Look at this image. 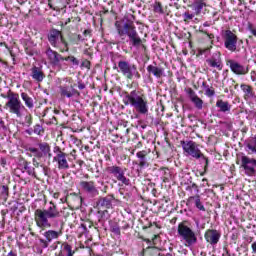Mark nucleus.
<instances>
[{"instance_id": "obj_54", "label": "nucleus", "mask_w": 256, "mask_h": 256, "mask_svg": "<svg viewBox=\"0 0 256 256\" xmlns=\"http://www.w3.org/2000/svg\"><path fill=\"white\" fill-rule=\"evenodd\" d=\"M78 89H80V91H83V89H85V83H83L82 81H78Z\"/></svg>"}, {"instance_id": "obj_64", "label": "nucleus", "mask_w": 256, "mask_h": 256, "mask_svg": "<svg viewBox=\"0 0 256 256\" xmlns=\"http://www.w3.org/2000/svg\"><path fill=\"white\" fill-rule=\"evenodd\" d=\"M186 191H193V188L190 186H187Z\"/></svg>"}, {"instance_id": "obj_44", "label": "nucleus", "mask_w": 256, "mask_h": 256, "mask_svg": "<svg viewBox=\"0 0 256 256\" xmlns=\"http://www.w3.org/2000/svg\"><path fill=\"white\" fill-rule=\"evenodd\" d=\"M53 152L55 153V157H60L61 155H65V152L61 150V147L55 146L53 149Z\"/></svg>"}, {"instance_id": "obj_47", "label": "nucleus", "mask_w": 256, "mask_h": 256, "mask_svg": "<svg viewBox=\"0 0 256 256\" xmlns=\"http://www.w3.org/2000/svg\"><path fill=\"white\" fill-rule=\"evenodd\" d=\"M70 195H72L73 197H75V200L81 205V203H83V198L81 196H79V194L77 193H71Z\"/></svg>"}, {"instance_id": "obj_45", "label": "nucleus", "mask_w": 256, "mask_h": 256, "mask_svg": "<svg viewBox=\"0 0 256 256\" xmlns=\"http://www.w3.org/2000/svg\"><path fill=\"white\" fill-rule=\"evenodd\" d=\"M193 17H195V15H193L189 12H185L183 14V18H184L185 23H187V21H191V19H193Z\"/></svg>"}, {"instance_id": "obj_29", "label": "nucleus", "mask_w": 256, "mask_h": 256, "mask_svg": "<svg viewBox=\"0 0 256 256\" xmlns=\"http://www.w3.org/2000/svg\"><path fill=\"white\" fill-rule=\"evenodd\" d=\"M59 252L63 253V255H66V256H74L75 255V250H73V246L67 242L62 243L61 250Z\"/></svg>"}, {"instance_id": "obj_58", "label": "nucleus", "mask_w": 256, "mask_h": 256, "mask_svg": "<svg viewBox=\"0 0 256 256\" xmlns=\"http://www.w3.org/2000/svg\"><path fill=\"white\" fill-rule=\"evenodd\" d=\"M252 253L256 255V241L252 243Z\"/></svg>"}, {"instance_id": "obj_31", "label": "nucleus", "mask_w": 256, "mask_h": 256, "mask_svg": "<svg viewBox=\"0 0 256 256\" xmlns=\"http://www.w3.org/2000/svg\"><path fill=\"white\" fill-rule=\"evenodd\" d=\"M21 99L22 101H24L25 106L29 109H33V107H35V104L33 102V98L30 97L29 94L22 92L21 93Z\"/></svg>"}, {"instance_id": "obj_43", "label": "nucleus", "mask_w": 256, "mask_h": 256, "mask_svg": "<svg viewBox=\"0 0 256 256\" xmlns=\"http://www.w3.org/2000/svg\"><path fill=\"white\" fill-rule=\"evenodd\" d=\"M33 129H34L35 135H41V133L44 132L43 126H41L40 124H36Z\"/></svg>"}, {"instance_id": "obj_38", "label": "nucleus", "mask_w": 256, "mask_h": 256, "mask_svg": "<svg viewBox=\"0 0 256 256\" xmlns=\"http://www.w3.org/2000/svg\"><path fill=\"white\" fill-rule=\"evenodd\" d=\"M110 231L114 233L117 237H121V227L117 222L110 224Z\"/></svg>"}, {"instance_id": "obj_16", "label": "nucleus", "mask_w": 256, "mask_h": 256, "mask_svg": "<svg viewBox=\"0 0 256 256\" xmlns=\"http://www.w3.org/2000/svg\"><path fill=\"white\" fill-rule=\"evenodd\" d=\"M59 91H60V97L63 99H71L72 97H79L81 93L79 90L75 89L73 85H60L59 86Z\"/></svg>"}, {"instance_id": "obj_15", "label": "nucleus", "mask_w": 256, "mask_h": 256, "mask_svg": "<svg viewBox=\"0 0 256 256\" xmlns=\"http://www.w3.org/2000/svg\"><path fill=\"white\" fill-rule=\"evenodd\" d=\"M204 239L206 243L211 245V247H217V244L221 241V231L217 229H208L204 233Z\"/></svg>"}, {"instance_id": "obj_8", "label": "nucleus", "mask_w": 256, "mask_h": 256, "mask_svg": "<svg viewBox=\"0 0 256 256\" xmlns=\"http://www.w3.org/2000/svg\"><path fill=\"white\" fill-rule=\"evenodd\" d=\"M221 37L224 41L225 49L231 51V53H239V51H241V48L238 47L237 44L243 45V40L239 41V37H237L233 31L222 30Z\"/></svg>"}, {"instance_id": "obj_41", "label": "nucleus", "mask_w": 256, "mask_h": 256, "mask_svg": "<svg viewBox=\"0 0 256 256\" xmlns=\"http://www.w3.org/2000/svg\"><path fill=\"white\" fill-rule=\"evenodd\" d=\"M24 125L26 127H31L33 125V118L31 117V114H27L24 118Z\"/></svg>"}, {"instance_id": "obj_4", "label": "nucleus", "mask_w": 256, "mask_h": 256, "mask_svg": "<svg viewBox=\"0 0 256 256\" xmlns=\"http://www.w3.org/2000/svg\"><path fill=\"white\" fill-rule=\"evenodd\" d=\"M3 99H7L5 107L9 109V113L16 115V117H23V111H25V105L19 99V95L11 90L7 94H1Z\"/></svg>"}, {"instance_id": "obj_1", "label": "nucleus", "mask_w": 256, "mask_h": 256, "mask_svg": "<svg viewBox=\"0 0 256 256\" xmlns=\"http://www.w3.org/2000/svg\"><path fill=\"white\" fill-rule=\"evenodd\" d=\"M34 219L39 229H49L53 227L63 229V217L61 211L57 208V205L53 201L49 202V206L46 209H36L34 212Z\"/></svg>"}, {"instance_id": "obj_57", "label": "nucleus", "mask_w": 256, "mask_h": 256, "mask_svg": "<svg viewBox=\"0 0 256 256\" xmlns=\"http://www.w3.org/2000/svg\"><path fill=\"white\" fill-rule=\"evenodd\" d=\"M0 165H2L3 167H5V166L7 165V159L1 158V159H0Z\"/></svg>"}, {"instance_id": "obj_13", "label": "nucleus", "mask_w": 256, "mask_h": 256, "mask_svg": "<svg viewBox=\"0 0 256 256\" xmlns=\"http://www.w3.org/2000/svg\"><path fill=\"white\" fill-rule=\"evenodd\" d=\"M45 55L49 63H51L53 67H61V65H63V62L65 61V57L59 54V52L52 50L50 46L46 48Z\"/></svg>"}, {"instance_id": "obj_3", "label": "nucleus", "mask_w": 256, "mask_h": 256, "mask_svg": "<svg viewBox=\"0 0 256 256\" xmlns=\"http://www.w3.org/2000/svg\"><path fill=\"white\" fill-rule=\"evenodd\" d=\"M124 105H130L140 115H147L149 113V103L147 97L140 90H132L131 92H125L123 98Z\"/></svg>"}, {"instance_id": "obj_60", "label": "nucleus", "mask_w": 256, "mask_h": 256, "mask_svg": "<svg viewBox=\"0 0 256 256\" xmlns=\"http://www.w3.org/2000/svg\"><path fill=\"white\" fill-rule=\"evenodd\" d=\"M25 52L27 55H30V57H33V52L29 50V48H26Z\"/></svg>"}, {"instance_id": "obj_53", "label": "nucleus", "mask_w": 256, "mask_h": 256, "mask_svg": "<svg viewBox=\"0 0 256 256\" xmlns=\"http://www.w3.org/2000/svg\"><path fill=\"white\" fill-rule=\"evenodd\" d=\"M79 41H81V42L85 41V39L83 38V36H81V34H78V35H77V38H76V45L79 44Z\"/></svg>"}, {"instance_id": "obj_17", "label": "nucleus", "mask_w": 256, "mask_h": 256, "mask_svg": "<svg viewBox=\"0 0 256 256\" xmlns=\"http://www.w3.org/2000/svg\"><path fill=\"white\" fill-rule=\"evenodd\" d=\"M206 63L212 69L223 71V59L221 58V52H214L210 58L206 59Z\"/></svg>"}, {"instance_id": "obj_51", "label": "nucleus", "mask_w": 256, "mask_h": 256, "mask_svg": "<svg viewBox=\"0 0 256 256\" xmlns=\"http://www.w3.org/2000/svg\"><path fill=\"white\" fill-rule=\"evenodd\" d=\"M82 67L89 69V67H91V62H89L88 60H85L84 62H82Z\"/></svg>"}, {"instance_id": "obj_55", "label": "nucleus", "mask_w": 256, "mask_h": 256, "mask_svg": "<svg viewBox=\"0 0 256 256\" xmlns=\"http://www.w3.org/2000/svg\"><path fill=\"white\" fill-rule=\"evenodd\" d=\"M202 33H204L205 35H207V37H209V39H215V35L213 34H209L207 31L205 30H201Z\"/></svg>"}, {"instance_id": "obj_46", "label": "nucleus", "mask_w": 256, "mask_h": 256, "mask_svg": "<svg viewBox=\"0 0 256 256\" xmlns=\"http://www.w3.org/2000/svg\"><path fill=\"white\" fill-rule=\"evenodd\" d=\"M40 167L43 170V173L46 177H49V173H51V169H49V167H47L45 164H41Z\"/></svg>"}, {"instance_id": "obj_30", "label": "nucleus", "mask_w": 256, "mask_h": 256, "mask_svg": "<svg viewBox=\"0 0 256 256\" xmlns=\"http://www.w3.org/2000/svg\"><path fill=\"white\" fill-rule=\"evenodd\" d=\"M136 157L138 158V165L140 167H147V151L137 152Z\"/></svg>"}, {"instance_id": "obj_49", "label": "nucleus", "mask_w": 256, "mask_h": 256, "mask_svg": "<svg viewBox=\"0 0 256 256\" xmlns=\"http://www.w3.org/2000/svg\"><path fill=\"white\" fill-rule=\"evenodd\" d=\"M0 129H7V126H5V120L0 116Z\"/></svg>"}, {"instance_id": "obj_39", "label": "nucleus", "mask_w": 256, "mask_h": 256, "mask_svg": "<svg viewBox=\"0 0 256 256\" xmlns=\"http://www.w3.org/2000/svg\"><path fill=\"white\" fill-rule=\"evenodd\" d=\"M150 251L155 256H173L171 253H161L157 247L150 248Z\"/></svg>"}, {"instance_id": "obj_11", "label": "nucleus", "mask_w": 256, "mask_h": 256, "mask_svg": "<svg viewBox=\"0 0 256 256\" xmlns=\"http://www.w3.org/2000/svg\"><path fill=\"white\" fill-rule=\"evenodd\" d=\"M184 153H186L187 157H191L192 159H199L201 157V149H199V145L193 141H182L181 142Z\"/></svg>"}, {"instance_id": "obj_14", "label": "nucleus", "mask_w": 256, "mask_h": 256, "mask_svg": "<svg viewBox=\"0 0 256 256\" xmlns=\"http://www.w3.org/2000/svg\"><path fill=\"white\" fill-rule=\"evenodd\" d=\"M63 233L61 232V230L56 231V230H47L43 233V237H45V239L40 238L39 239V243H40V247L41 249H47V247H49V243H51V241H53V239H57L58 237H61Z\"/></svg>"}, {"instance_id": "obj_59", "label": "nucleus", "mask_w": 256, "mask_h": 256, "mask_svg": "<svg viewBox=\"0 0 256 256\" xmlns=\"http://www.w3.org/2000/svg\"><path fill=\"white\" fill-rule=\"evenodd\" d=\"M26 133H27V135H33L34 129L33 128H29V129L26 130Z\"/></svg>"}, {"instance_id": "obj_50", "label": "nucleus", "mask_w": 256, "mask_h": 256, "mask_svg": "<svg viewBox=\"0 0 256 256\" xmlns=\"http://www.w3.org/2000/svg\"><path fill=\"white\" fill-rule=\"evenodd\" d=\"M248 31H250V33H251L252 35H254V37H256V29L253 28L252 25H249V26H248Z\"/></svg>"}, {"instance_id": "obj_61", "label": "nucleus", "mask_w": 256, "mask_h": 256, "mask_svg": "<svg viewBox=\"0 0 256 256\" xmlns=\"http://www.w3.org/2000/svg\"><path fill=\"white\" fill-rule=\"evenodd\" d=\"M61 194L59 193V192H55V193H53V198L54 199H59V196H60Z\"/></svg>"}, {"instance_id": "obj_23", "label": "nucleus", "mask_w": 256, "mask_h": 256, "mask_svg": "<svg viewBox=\"0 0 256 256\" xmlns=\"http://www.w3.org/2000/svg\"><path fill=\"white\" fill-rule=\"evenodd\" d=\"M113 201H115V196L111 194L105 197H101L98 200V207H104V209H111V207H113Z\"/></svg>"}, {"instance_id": "obj_12", "label": "nucleus", "mask_w": 256, "mask_h": 256, "mask_svg": "<svg viewBox=\"0 0 256 256\" xmlns=\"http://www.w3.org/2000/svg\"><path fill=\"white\" fill-rule=\"evenodd\" d=\"M80 187L88 199H95V197L99 196V189H97L93 181H81Z\"/></svg>"}, {"instance_id": "obj_21", "label": "nucleus", "mask_w": 256, "mask_h": 256, "mask_svg": "<svg viewBox=\"0 0 256 256\" xmlns=\"http://www.w3.org/2000/svg\"><path fill=\"white\" fill-rule=\"evenodd\" d=\"M244 150L248 155H256V136L250 137L245 141Z\"/></svg>"}, {"instance_id": "obj_48", "label": "nucleus", "mask_w": 256, "mask_h": 256, "mask_svg": "<svg viewBox=\"0 0 256 256\" xmlns=\"http://www.w3.org/2000/svg\"><path fill=\"white\" fill-rule=\"evenodd\" d=\"M41 159H37V158H33L32 159V163L33 165L37 168V167H41V163L39 162Z\"/></svg>"}, {"instance_id": "obj_2", "label": "nucleus", "mask_w": 256, "mask_h": 256, "mask_svg": "<svg viewBox=\"0 0 256 256\" xmlns=\"http://www.w3.org/2000/svg\"><path fill=\"white\" fill-rule=\"evenodd\" d=\"M116 31L121 39V41L129 43L132 47H140L143 45V40L137 32V27L133 22H125L123 24L116 23Z\"/></svg>"}, {"instance_id": "obj_20", "label": "nucleus", "mask_w": 256, "mask_h": 256, "mask_svg": "<svg viewBox=\"0 0 256 256\" xmlns=\"http://www.w3.org/2000/svg\"><path fill=\"white\" fill-rule=\"evenodd\" d=\"M147 72L149 75H153L156 79H161V77H165V68L161 66L148 65Z\"/></svg>"}, {"instance_id": "obj_37", "label": "nucleus", "mask_w": 256, "mask_h": 256, "mask_svg": "<svg viewBox=\"0 0 256 256\" xmlns=\"http://www.w3.org/2000/svg\"><path fill=\"white\" fill-rule=\"evenodd\" d=\"M28 151L32 153L30 157H34V159H41L43 157V152L39 151L38 148L30 147Z\"/></svg>"}, {"instance_id": "obj_28", "label": "nucleus", "mask_w": 256, "mask_h": 256, "mask_svg": "<svg viewBox=\"0 0 256 256\" xmlns=\"http://www.w3.org/2000/svg\"><path fill=\"white\" fill-rule=\"evenodd\" d=\"M196 161H199L201 165H204V171L200 173L201 177L207 173V169H209V158L205 156L202 152L200 153L199 158H195Z\"/></svg>"}, {"instance_id": "obj_34", "label": "nucleus", "mask_w": 256, "mask_h": 256, "mask_svg": "<svg viewBox=\"0 0 256 256\" xmlns=\"http://www.w3.org/2000/svg\"><path fill=\"white\" fill-rule=\"evenodd\" d=\"M23 169L26 171L28 175H30L31 177H35V168L31 166V162L24 161Z\"/></svg>"}, {"instance_id": "obj_52", "label": "nucleus", "mask_w": 256, "mask_h": 256, "mask_svg": "<svg viewBox=\"0 0 256 256\" xmlns=\"http://www.w3.org/2000/svg\"><path fill=\"white\" fill-rule=\"evenodd\" d=\"M227 83L230 85V91H233V89H231L233 85H235V81L233 80V78L228 79Z\"/></svg>"}, {"instance_id": "obj_25", "label": "nucleus", "mask_w": 256, "mask_h": 256, "mask_svg": "<svg viewBox=\"0 0 256 256\" xmlns=\"http://www.w3.org/2000/svg\"><path fill=\"white\" fill-rule=\"evenodd\" d=\"M31 77L34 79V81H38V83H41L45 79V74L43 73V70L41 68L34 66L31 69Z\"/></svg>"}, {"instance_id": "obj_35", "label": "nucleus", "mask_w": 256, "mask_h": 256, "mask_svg": "<svg viewBox=\"0 0 256 256\" xmlns=\"http://www.w3.org/2000/svg\"><path fill=\"white\" fill-rule=\"evenodd\" d=\"M38 147L40 149V152L42 153V156L51 153V146H49L47 142L39 143Z\"/></svg>"}, {"instance_id": "obj_24", "label": "nucleus", "mask_w": 256, "mask_h": 256, "mask_svg": "<svg viewBox=\"0 0 256 256\" xmlns=\"http://www.w3.org/2000/svg\"><path fill=\"white\" fill-rule=\"evenodd\" d=\"M240 89H242L244 93V100L251 101L252 99L256 98L255 92L253 91V87L249 84H241Z\"/></svg>"}, {"instance_id": "obj_33", "label": "nucleus", "mask_w": 256, "mask_h": 256, "mask_svg": "<svg viewBox=\"0 0 256 256\" xmlns=\"http://www.w3.org/2000/svg\"><path fill=\"white\" fill-rule=\"evenodd\" d=\"M202 87L205 90L204 95H206V97H215V88H213V86H209L206 82H203Z\"/></svg>"}, {"instance_id": "obj_32", "label": "nucleus", "mask_w": 256, "mask_h": 256, "mask_svg": "<svg viewBox=\"0 0 256 256\" xmlns=\"http://www.w3.org/2000/svg\"><path fill=\"white\" fill-rule=\"evenodd\" d=\"M195 201V207L199 209V211H205V206L203 205V202H201V196H191L189 198V201Z\"/></svg>"}, {"instance_id": "obj_7", "label": "nucleus", "mask_w": 256, "mask_h": 256, "mask_svg": "<svg viewBox=\"0 0 256 256\" xmlns=\"http://www.w3.org/2000/svg\"><path fill=\"white\" fill-rule=\"evenodd\" d=\"M236 164L240 165L247 177H255L256 175V159L251 158L245 153L240 152L236 155Z\"/></svg>"}, {"instance_id": "obj_62", "label": "nucleus", "mask_w": 256, "mask_h": 256, "mask_svg": "<svg viewBox=\"0 0 256 256\" xmlns=\"http://www.w3.org/2000/svg\"><path fill=\"white\" fill-rule=\"evenodd\" d=\"M83 35H91V30H84Z\"/></svg>"}, {"instance_id": "obj_27", "label": "nucleus", "mask_w": 256, "mask_h": 256, "mask_svg": "<svg viewBox=\"0 0 256 256\" xmlns=\"http://www.w3.org/2000/svg\"><path fill=\"white\" fill-rule=\"evenodd\" d=\"M207 0H194L192 4V9L196 13V15H201V11H203V7H207Z\"/></svg>"}, {"instance_id": "obj_18", "label": "nucleus", "mask_w": 256, "mask_h": 256, "mask_svg": "<svg viewBox=\"0 0 256 256\" xmlns=\"http://www.w3.org/2000/svg\"><path fill=\"white\" fill-rule=\"evenodd\" d=\"M227 65H229L230 70L235 75H247V73H249V67H247L235 60H228Z\"/></svg>"}, {"instance_id": "obj_26", "label": "nucleus", "mask_w": 256, "mask_h": 256, "mask_svg": "<svg viewBox=\"0 0 256 256\" xmlns=\"http://www.w3.org/2000/svg\"><path fill=\"white\" fill-rule=\"evenodd\" d=\"M216 107L219 109L220 113H229V111H231V105L228 101L223 99H218L216 101Z\"/></svg>"}, {"instance_id": "obj_40", "label": "nucleus", "mask_w": 256, "mask_h": 256, "mask_svg": "<svg viewBox=\"0 0 256 256\" xmlns=\"http://www.w3.org/2000/svg\"><path fill=\"white\" fill-rule=\"evenodd\" d=\"M154 12L159 13L160 15H163L164 11H163V6H161V2H156L154 4Z\"/></svg>"}, {"instance_id": "obj_56", "label": "nucleus", "mask_w": 256, "mask_h": 256, "mask_svg": "<svg viewBox=\"0 0 256 256\" xmlns=\"http://www.w3.org/2000/svg\"><path fill=\"white\" fill-rule=\"evenodd\" d=\"M190 187H191L192 189H195L196 193H199V186H197V184L192 183V184L190 185Z\"/></svg>"}, {"instance_id": "obj_22", "label": "nucleus", "mask_w": 256, "mask_h": 256, "mask_svg": "<svg viewBox=\"0 0 256 256\" xmlns=\"http://www.w3.org/2000/svg\"><path fill=\"white\" fill-rule=\"evenodd\" d=\"M53 161L58 164V169L67 171L69 169V162L67 161V153L60 156H54Z\"/></svg>"}, {"instance_id": "obj_6", "label": "nucleus", "mask_w": 256, "mask_h": 256, "mask_svg": "<svg viewBox=\"0 0 256 256\" xmlns=\"http://www.w3.org/2000/svg\"><path fill=\"white\" fill-rule=\"evenodd\" d=\"M178 236L181 241H184V245L186 247H193V245H197V234L189 225H187V221H183L178 224L177 229Z\"/></svg>"}, {"instance_id": "obj_19", "label": "nucleus", "mask_w": 256, "mask_h": 256, "mask_svg": "<svg viewBox=\"0 0 256 256\" xmlns=\"http://www.w3.org/2000/svg\"><path fill=\"white\" fill-rule=\"evenodd\" d=\"M186 93H187L190 101L196 107V109L201 111V109H203V100L201 98H199V96H197V93H195L192 88H188L186 90Z\"/></svg>"}, {"instance_id": "obj_63", "label": "nucleus", "mask_w": 256, "mask_h": 256, "mask_svg": "<svg viewBox=\"0 0 256 256\" xmlns=\"http://www.w3.org/2000/svg\"><path fill=\"white\" fill-rule=\"evenodd\" d=\"M203 27H211V23L210 22H204Z\"/></svg>"}, {"instance_id": "obj_42", "label": "nucleus", "mask_w": 256, "mask_h": 256, "mask_svg": "<svg viewBox=\"0 0 256 256\" xmlns=\"http://www.w3.org/2000/svg\"><path fill=\"white\" fill-rule=\"evenodd\" d=\"M64 61H71V63L73 65H76L78 66L79 65V61L77 58H75V56H67V57H64Z\"/></svg>"}, {"instance_id": "obj_9", "label": "nucleus", "mask_w": 256, "mask_h": 256, "mask_svg": "<svg viewBox=\"0 0 256 256\" xmlns=\"http://www.w3.org/2000/svg\"><path fill=\"white\" fill-rule=\"evenodd\" d=\"M113 69H117V72L122 73L126 79H133V77L141 79V74L137 71V66L135 64H131L129 61L120 60L118 62V66L115 65Z\"/></svg>"}, {"instance_id": "obj_36", "label": "nucleus", "mask_w": 256, "mask_h": 256, "mask_svg": "<svg viewBox=\"0 0 256 256\" xmlns=\"http://www.w3.org/2000/svg\"><path fill=\"white\" fill-rule=\"evenodd\" d=\"M0 197L3 201H7V199H9V186L2 185L0 187Z\"/></svg>"}, {"instance_id": "obj_5", "label": "nucleus", "mask_w": 256, "mask_h": 256, "mask_svg": "<svg viewBox=\"0 0 256 256\" xmlns=\"http://www.w3.org/2000/svg\"><path fill=\"white\" fill-rule=\"evenodd\" d=\"M48 43L55 49H59L60 53H69V43L63 37V33L58 29L52 28L47 34Z\"/></svg>"}, {"instance_id": "obj_10", "label": "nucleus", "mask_w": 256, "mask_h": 256, "mask_svg": "<svg viewBox=\"0 0 256 256\" xmlns=\"http://www.w3.org/2000/svg\"><path fill=\"white\" fill-rule=\"evenodd\" d=\"M106 171L107 173H109V175H112V177H115L117 181H120V183H123V185H131V180L125 177V171H127L126 168H123L117 165H112V166H108L106 168Z\"/></svg>"}]
</instances>
